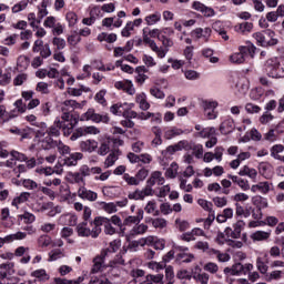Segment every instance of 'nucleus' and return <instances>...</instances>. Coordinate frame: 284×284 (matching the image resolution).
<instances>
[{
	"label": "nucleus",
	"instance_id": "nucleus-20",
	"mask_svg": "<svg viewBox=\"0 0 284 284\" xmlns=\"http://www.w3.org/2000/svg\"><path fill=\"white\" fill-rule=\"evenodd\" d=\"M224 274L226 278H230V276H241V274H243V264L235 263L232 266H226L224 268Z\"/></svg>",
	"mask_w": 284,
	"mask_h": 284
},
{
	"label": "nucleus",
	"instance_id": "nucleus-11",
	"mask_svg": "<svg viewBox=\"0 0 284 284\" xmlns=\"http://www.w3.org/2000/svg\"><path fill=\"white\" fill-rule=\"evenodd\" d=\"M274 191V183L272 181H261L251 186V192L253 194H263L264 196Z\"/></svg>",
	"mask_w": 284,
	"mask_h": 284
},
{
	"label": "nucleus",
	"instance_id": "nucleus-40",
	"mask_svg": "<svg viewBox=\"0 0 284 284\" xmlns=\"http://www.w3.org/2000/svg\"><path fill=\"white\" fill-rule=\"evenodd\" d=\"M144 21L148 26H156V23L161 22V12L155 11L153 13L148 14L144 18Z\"/></svg>",
	"mask_w": 284,
	"mask_h": 284
},
{
	"label": "nucleus",
	"instance_id": "nucleus-26",
	"mask_svg": "<svg viewBox=\"0 0 284 284\" xmlns=\"http://www.w3.org/2000/svg\"><path fill=\"white\" fill-rule=\"evenodd\" d=\"M148 185L154 186V185H163L165 183V178H163V173L160 171H154L151 173L150 179L148 180Z\"/></svg>",
	"mask_w": 284,
	"mask_h": 284
},
{
	"label": "nucleus",
	"instance_id": "nucleus-54",
	"mask_svg": "<svg viewBox=\"0 0 284 284\" xmlns=\"http://www.w3.org/2000/svg\"><path fill=\"white\" fill-rule=\"evenodd\" d=\"M36 136L39 139L40 148H43L41 141H45V136H48V126H45V123H42L41 128L36 131Z\"/></svg>",
	"mask_w": 284,
	"mask_h": 284
},
{
	"label": "nucleus",
	"instance_id": "nucleus-43",
	"mask_svg": "<svg viewBox=\"0 0 284 284\" xmlns=\"http://www.w3.org/2000/svg\"><path fill=\"white\" fill-rule=\"evenodd\" d=\"M89 16L94 18L95 20L101 19L103 17V9L99 4H91L89 7Z\"/></svg>",
	"mask_w": 284,
	"mask_h": 284
},
{
	"label": "nucleus",
	"instance_id": "nucleus-1",
	"mask_svg": "<svg viewBox=\"0 0 284 284\" xmlns=\"http://www.w3.org/2000/svg\"><path fill=\"white\" fill-rule=\"evenodd\" d=\"M74 125L75 123L65 122V120L57 118L54 124L47 129L48 133L45 140L41 141L42 150H50V148H52V136H59V134H61L60 130H63L64 136H70L74 130Z\"/></svg>",
	"mask_w": 284,
	"mask_h": 284
},
{
	"label": "nucleus",
	"instance_id": "nucleus-7",
	"mask_svg": "<svg viewBox=\"0 0 284 284\" xmlns=\"http://www.w3.org/2000/svg\"><path fill=\"white\" fill-rule=\"evenodd\" d=\"M274 37H276V33L270 29L264 31V33H253V38L257 41V45H262V48H267V45H276V43H278V39Z\"/></svg>",
	"mask_w": 284,
	"mask_h": 284
},
{
	"label": "nucleus",
	"instance_id": "nucleus-59",
	"mask_svg": "<svg viewBox=\"0 0 284 284\" xmlns=\"http://www.w3.org/2000/svg\"><path fill=\"white\" fill-rule=\"evenodd\" d=\"M27 19L29 21V26H31L33 30L34 28H39V26L41 24V20L39 19V16L37 17L34 12L28 13Z\"/></svg>",
	"mask_w": 284,
	"mask_h": 284
},
{
	"label": "nucleus",
	"instance_id": "nucleus-48",
	"mask_svg": "<svg viewBox=\"0 0 284 284\" xmlns=\"http://www.w3.org/2000/svg\"><path fill=\"white\" fill-rule=\"evenodd\" d=\"M65 21L69 28H74L79 23V16L74 11H68L65 14Z\"/></svg>",
	"mask_w": 284,
	"mask_h": 284
},
{
	"label": "nucleus",
	"instance_id": "nucleus-6",
	"mask_svg": "<svg viewBox=\"0 0 284 284\" xmlns=\"http://www.w3.org/2000/svg\"><path fill=\"white\" fill-rule=\"evenodd\" d=\"M200 105L207 121H214L219 119V111H216V108H219V101L213 99H204V100H201Z\"/></svg>",
	"mask_w": 284,
	"mask_h": 284
},
{
	"label": "nucleus",
	"instance_id": "nucleus-47",
	"mask_svg": "<svg viewBox=\"0 0 284 284\" xmlns=\"http://www.w3.org/2000/svg\"><path fill=\"white\" fill-rule=\"evenodd\" d=\"M119 161V151L110 153L104 161V169L112 168Z\"/></svg>",
	"mask_w": 284,
	"mask_h": 284
},
{
	"label": "nucleus",
	"instance_id": "nucleus-37",
	"mask_svg": "<svg viewBox=\"0 0 284 284\" xmlns=\"http://www.w3.org/2000/svg\"><path fill=\"white\" fill-rule=\"evenodd\" d=\"M67 181L69 183H71L72 185H74V184L79 185L81 183H82V185H85V179H83L79 172H75V173L69 172L67 174Z\"/></svg>",
	"mask_w": 284,
	"mask_h": 284
},
{
	"label": "nucleus",
	"instance_id": "nucleus-58",
	"mask_svg": "<svg viewBox=\"0 0 284 284\" xmlns=\"http://www.w3.org/2000/svg\"><path fill=\"white\" fill-rule=\"evenodd\" d=\"M0 270H1L2 278H6V276H8V274H10L12 270H14V263L8 262V263L0 264Z\"/></svg>",
	"mask_w": 284,
	"mask_h": 284
},
{
	"label": "nucleus",
	"instance_id": "nucleus-38",
	"mask_svg": "<svg viewBox=\"0 0 284 284\" xmlns=\"http://www.w3.org/2000/svg\"><path fill=\"white\" fill-rule=\"evenodd\" d=\"M272 236V231H256L251 234V239L254 242L267 241Z\"/></svg>",
	"mask_w": 284,
	"mask_h": 284
},
{
	"label": "nucleus",
	"instance_id": "nucleus-19",
	"mask_svg": "<svg viewBox=\"0 0 284 284\" xmlns=\"http://www.w3.org/2000/svg\"><path fill=\"white\" fill-rule=\"evenodd\" d=\"M192 9L196 10V12H201L205 17H215L216 14V11H214V9L206 7L205 4L199 1H194L192 3Z\"/></svg>",
	"mask_w": 284,
	"mask_h": 284
},
{
	"label": "nucleus",
	"instance_id": "nucleus-63",
	"mask_svg": "<svg viewBox=\"0 0 284 284\" xmlns=\"http://www.w3.org/2000/svg\"><path fill=\"white\" fill-rule=\"evenodd\" d=\"M162 284H174V270H172V266L165 268V280H163Z\"/></svg>",
	"mask_w": 284,
	"mask_h": 284
},
{
	"label": "nucleus",
	"instance_id": "nucleus-23",
	"mask_svg": "<svg viewBox=\"0 0 284 284\" xmlns=\"http://www.w3.org/2000/svg\"><path fill=\"white\" fill-rule=\"evenodd\" d=\"M183 133H184L183 130L178 126H165L163 129L164 139H166L168 141L176 136H181V134Z\"/></svg>",
	"mask_w": 284,
	"mask_h": 284
},
{
	"label": "nucleus",
	"instance_id": "nucleus-64",
	"mask_svg": "<svg viewBox=\"0 0 284 284\" xmlns=\"http://www.w3.org/2000/svg\"><path fill=\"white\" fill-rule=\"evenodd\" d=\"M89 284H112L108 277L100 275V276H92L89 281Z\"/></svg>",
	"mask_w": 284,
	"mask_h": 284
},
{
	"label": "nucleus",
	"instance_id": "nucleus-57",
	"mask_svg": "<svg viewBox=\"0 0 284 284\" xmlns=\"http://www.w3.org/2000/svg\"><path fill=\"white\" fill-rule=\"evenodd\" d=\"M284 152V146L283 144H275L271 148V156L278 161L281 159V153Z\"/></svg>",
	"mask_w": 284,
	"mask_h": 284
},
{
	"label": "nucleus",
	"instance_id": "nucleus-28",
	"mask_svg": "<svg viewBox=\"0 0 284 284\" xmlns=\"http://www.w3.org/2000/svg\"><path fill=\"white\" fill-rule=\"evenodd\" d=\"M99 148V142H97L95 140H87V141H82L80 143V149L82 152H95V150Z\"/></svg>",
	"mask_w": 284,
	"mask_h": 284
},
{
	"label": "nucleus",
	"instance_id": "nucleus-34",
	"mask_svg": "<svg viewBox=\"0 0 284 284\" xmlns=\"http://www.w3.org/2000/svg\"><path fill=\"white\" fill-rule=\"evenodd\" d=\"M98 205L100 210H103L106 214H116V212H119L114 202H98Z\"/></svg>",
	"mask_w": 284,
	"mask_h": 284
},
{
	"label": "nucleus",
	"instance_id": "nucleus-5",
	"mask_svg": "<svg viewBox=\"0 0 284 284\" xmlns=\"http://www.w3.org/2000/svg\"><path fill=\"white\" fill-rule=\"evenodd\" d=\"M83 105L77 100H65L64 102L61 103V120L64 121L65 123H75V125L79 123V120H72V112L74 110H82Z\"/></svg>",
	"mask_w": 284,
	"mask_h": 284
},
{
	"label": "nucleus",
	"instance_id": "nucleus-49",
	"mask_svg": "<svg viewBox=\"0 0 284 284\" xmlns=\"http://www.w3.org/2000/svg\"><path fill=\"white\" fill-rule=\"evenodd\" d=\"M179 174V164L176 162L171 163L170 168L165 171L166 179H176Z\"/></svg>",
	"mask_w": 284,
	"mask_h": 284
},
{
	"label": "nucleus",
	"instance_id": "nucleus-50",
	"mask_svg": "<svg viewBox=\"0 0 284 284\" xmlns=\"http://www.w3.org/2000/svg\"><path fill=\"white\" fill-rule=\"evenodd\" d=\"M142 41L151 50L156 49V42L148 34V28L143 29Z\"/></svg>",
	"mask_w": 284,
	"mask_h": 284
},
{
	"label": "nucleus",
	"instance_id": "nucleus-29",
	"mask_svg": "<svg viewBox=\"0 0 284 284\" xmlns=\"http://www.w3.org/2000/svg\"><path fill=\"white\" fill-rule=\"evenodd\" d=\"M29 200H30V193L22 192L20 195L16 196L12 200L11 205L12 207H16V210H19L20 205H23V203H28Z\"/></svg>",
	"mask_w": 284,
	"mask_h": 284
},
{
	"label": "nucleus",
	"instance_id": "nucleus-35",
	"mask_svg": "<svg viewBox=\"0 0 284 284\" xmlns=\"http://www.w3.org/2000/svg\"><path fill=\"white\" fill-rule=\"evenodd\" d=\"M95 219H102V221H100V227L101 225H104L105 234H109L110 236H112L113 234H116V229L112 226V224L110 223V219L103 217V216H97Z\"/></svg>",
	"mask_w": 284,
	"mask_h": 284
},
{
	"label": "nucleus",
	"instance_id": "nucleus-21",
	"mask_svg": "<svg viewBox=\"0 0 284 284\" xmlns=\"http://www.w3.org/2000/svg\"><path fill=\"white\" fill-rule=\"evenodd\" d=\"M220 132L221 134H231V132H234V119L232 116L224 118L220 125Z\"/></svg>",
	"mask_w": 284,
	"mask_h": 284
},
{
	"label": "nucleus",
	"instance_id": "nucleus-18",
	"mask_svg": "<svg viewBox=\"0 0 284 284\" xmlns=\"http://www.w3.org/2000/svg\"><path fill=\"white\" fill-rule=\"evenodd\" d=\"M114 88L116 90H123V92H126V94H135L136 89H134V83L130 80H123V81H118L114 83Z\"/></svg>",
	"mask_w": 284,
	"mask_h": 284
},
{
	"label": "nucleus",
	"instance_id": "nucleus-41",
	"mask_svg": "<svg viewBox=\"0 0 284 284\" xmlns=\"http://www.w3.org/2000/svg\"><path fill=\"white\" fill-rule=\"evenodd\" d=\"M29 0H20L11 7L12 14H19V12H23V10L28 9Z\"/></svg>",
	"mask_w": 284,
	"mask_h": 284
},
{
	"label": "nucleus",
	"instance_id": "nucleus-4",
	"mask_svg": "<svg viewBox=\"0 0 284 284\" xmlns=\"http://www.w3.org/2000/svg\"><path fill=\"white\" fill-rule=\"evenodd\" d=\"M251 57L254 59V54H256V47L252 42H246L245 45L239 47V52H235L230 55L231 63H245V57Z\"/></svg>",
	"mask_w": 284,
	"mask_h": 284
},
{
	"label": "nucleus",
	"instance_id": "nucleus-46",
	"mask_svg": "<svg viewBox=\"0 0 284 284\" xmlns=\"http://www.w3.org/2000/svg\"><path fill=\"white\" fill-rule=\"evenodd\" d=\"M150 222L152 223L153 227H155V230H164V227H168V220L163 217L146 220V223Z\"/></svg>",
	"mask_w": 284,
	"mask_h": 284
},
{
	"label": "nucleus",
	"instance_id": "nucleus-55",
	"mask_svg": "<svg viewBox=\"0 0 284 284\" xmlns=\"http://www.w3.org/2000/svg\"><path fill=\"white\" fill-rule=\"evenodd\" d=\"M28 65H30V58L28 55H20L17 60L18 70H28Z\"/></svg>",
	"mask_w": 284,
	"mask_h": 284
},
{
	"label": "nucleus",
	"instance_id": "nucleus-8",
	"mask_svg": "<svg viewBox=\"0 0 284 284\" xmlns=\"http://www.w3.org/2000/svg\"><path fill=\"white\" fill-rule=\"evenodd\" d=\"M79 121H92L93 123H110V116L106 114H99L94 109H88L82 115H80Z\"/></svg>",
	"mask_w": 284,
	"mask_h": 284
},
{
	"label": "nucleus",
	"instance_id": "nucleus-9",
	"mask_svg": "<svg viewBox=\"0 0 284 284\" xmlns=\"http://www.w3.org/2000/svg\"><path fill=\"white\" fill-rule=\"evenodd\" d=\"M97 134H101V130L94 125L80 126L75 129V131L72 133L71 141H77L78 139H81V136L97 135Z\"/></svg>",
	"mask_w": 284,
	"mask_h": 284
},
{
	"label": "nucleus",
	"instance_id": "nucleus-53",
	"mask_svg": "<svg viewBox=\"0 0 284 284\" xmlns=\"http://www.w3.org/2000/svg\"><path fill=\"white\" fill-rule=\"evenodd\" d=\"M31 276H33V278H38V281H50V275L44 268L33 271Z\"/></svg>",
	"mask_w": 284,
	"mask_h": 284
},
{
	"label": "nucleus",
	"instance_id": "nucleus-62",
	"mask_svg": "<svg viewBox=\"0 0 284 284\" xmlns=\"http://www.w3.org/2000/svg\"><path fill=\"white\" fill-rule=\"evenodd\" d=\"M256 268L261 274H267V270H270L267 263H265V261L261 256H257L256 258Z\"/></svg>",
	"mask_w": 284,
	"mask_h": 284
},
{
	"label": "nucleus",
	"instance_id": "nucleus-42",
	"mask_svg": "<svg viewBox=\"0 0 284 284\" xmlns=\"http://www.w3.org/2000/svg\"><path fill=\"white\" fill-rule=\"evenodd\" d=\"M148 232V225L146 224H135L131 231H130V236H141Z\"/></svg>",
	"mask_w": 284,
	"mask_h": 284
},
{
	"label": "nucleus",
	"instance_id": "nucleus-22",
	"mask_svg": "<svg viewBox=\"0 0 284 284\" xmlns=\"http://www.w3.org/2000/svg\"><path fill=\"white\" fill-rule=\"evenodd\" d=\"M240 176H247L251 181H256L258 178V171L250 165H244L239 171Z\"/></svg>",
	"mask_w": 284,
	"mask_h": 284
},
{
	"label": "nucleus",
	"instance_id": "nucleus-31",
	"mask_svg": "<svg viewBox=\"0 0 284 284\" xmlns=\"http://www.w3.org/2000/svg\"><path fill=\"white\" fill-rule=\"evenodd\" d=\"M83 159V153H71L69 156L64 159V165H68V168H72L79 163Z\"/></svg>",
	"mask_w": 284,
	"mask_h": 284
},
{
	"label": "nucleus",
	"instance_id": "nucleus-2",
	"mask_svg": "<svg viewBox=\"0 0 284 284\" xmlns=\"http://www.w3.org/2000/svg\"><path fill=\"white\" fill-rule=\"evenodd\" d=\"M102 219L94 217V221L81 222L75 226V232L81 239H99L101 234Z\"/></svg>",
	"mask_w": 284,
	"mask_h": 284
},
{
	"label": "nucleus",
	"instance_id": "nucleus-12",
	"mask_svg": "<svg viewBox=\"0 0 284 284\" xmlns=\"http://www.w3.org/2000/svg\"><path fill=\"white\" fill-rule=\"evenodd\" d=\"M199 236H205V231L201 227H194L189 232L180 235L181 241H185V243H191V241H195Z\"/></svg>",
	"mask_w": 284,
	"mask_h": 284
},
{
	"label": "nucleus",
	"instance_id": "nucleus-14",
	"mask_svg": "<svg viewBox=\"0 0 284 284\" xmlns=\"http://www.w3.org/2000/svg\"><path fill=\"white\" fill-rule=\"evenodd\" d=\"M78 196L79 199H82V201H90L91 203L99 199V194L92 190H88V187H85V184L78 189Z\"/></svg>",
	"mask_w": 284,
	"mask_h": 284
},
{
	"label": "nucleus",
	"instance_id": "nucleus-32",
	"mask_svg": "<svg viewBox=\"0 0 284 284\" xmlns=\"http://www.w3.org/2000/svg\"><path fill=\"white\" fill-rule=\"evenodd\" d=\"M257 170L264 179H270L272 176V164H270V162H261Z\"/></svg>",
	"mask_w": 284,
	"mask_h": 284
},
{
	"label": "nucleus",
	"instance_id": "nucleus-3",
	"mask_svg": "<svg viewBox=\"0 0 284 284\" xmlns=\"http://www.w3.org/2000/svg\"><path fill=\"white\" fill-rule=\"evenodd\" d=\"M264 71L271 79H284V60L278 58L266 60Z\"/></svg>",
	"mask_w": 284,
	"mask_h": 284
},
{
	"label": "nucleus",
	"instance_id": "nucleus-13",
	"mask_svg": "<svg viewBox=\"0 0 284 284\" xmlns=\"http://www.w3.org/2000/svg\"><path fill=\"white\" fill-rule=\"evenodd\" d=\"M191 37L196 41H210V37H212L211 28H196L191 32Z\"/></svg>",
	"mask_w": 284,
	"mask_h": 284
},
{
	"label": "nucleus",
	"instance_id": "nucleus-36",
	"mask_svg": "<svg viewBox=\"0 0 284 284\" xmlns=\"http://www.w3.org/2000/svg\"><path fill=\"white\" fill-rule=\"evenodd\" d=\"M245 230V221L240 220L233 224V231L231 232V239H241V232Z\"/></svg>",
	"mask_w": 284,
	"mask_h": 284
},
{
	"label": "nucleus",
	"instance_id": "nucleus-51",
	"mask_svg": "<svg viewBox=\"0 0 284 284\" xmlns=\"http://www.w3.org/2000/svg\"><path fill=\"white\" fill-rule=\"evenodd\" d=\"M19 221H23L26 225H32L37 221V216L30 212H24L23 214L18 215Z\"/></svg>",
	"mask_w": 284,
	"mask_h": 284
},
{
	"label": "nucleus",
	"instance_id": "nucleus-33",
	"mask_svg": "<svg viewBox=\"0 0 284 284\" xmlns=\"http://www.w3.org/2000/svg\"><path fill=\"white\" fill-rule=\"evenodd\" d=\"M135 102L138 103L140 110H150V102H148V95L143 92L135 95Z\"/></svg>",
	"mask_w": 284,
	"mask_h": 284
},
{
	"label": "nucleus",
	"instance_id": "nucleus-39",
	"mask_svg": "<svg viewBox=\"0 0 284 284\" xmlns=\"http://www.w3.org/2000/svg\"><path fill=\"white\" fill-rule=\"evenodd\" d=\"M210 255L216 256V260L219 261V263H229V261L232 258V256H230L229 253H223L216 248L211 250Z\"/></svg>",
	"mask_w": 284,
	"mask_h": 284
},
{
	"label": "nucleus",
	"instance_id": "nucleus-25",
	"mask_svg": "<svg viewBox=\"0 0 284 284\" xmlns=\"http://www.w3.org/2000/svg\"><path fill=\"white\" fill-rule=\"evenodd\" d=\"M144 216L143 209H139L136 215H130L123 221V225H139Z\"/></svg>",
	"mask_w": 284,
	"mask_h": 284
},
{
	"label": "nucleus",
	"instance_id": "nucleus-44",
	"mask_svg": "<svg viewBox=\"0 0 284 284\" xmlns=\"http://www.w3.org/2000/svg\"><path fill=\"white\" fill-rule=\"evenodd\" d=\"M118 37L115 33H99L98 34V41H100V43H103V41H105L106 43H115Z\"/></svg>",
	"mask_w": 284,
	"mask_h": 284
},
{
	"label": "nucleus",
	"instance_id": "nucleus-15",
	"mask_svg": "<svg viewBox=\"0 0 284 284\" xmlns=\"http://www.w3.org/2000/svg\"><path fill=\"white\" fill-rule=\"evenodd\" d=\"M132 108H134V103L119 102L110 108V112L116 116H124L126 110H132Z\"/></svg>",
	"mask_w": 284,
	"mask_h": 284
},
{
	"label": "nucleus",
	"instance_id": "nucleus-61",
	"mask_svg": "<svg viewBox=\"0 0 284 284\" xmlns=\"http://www.w3.org/2000/svg\"><path fill=\"white\" fill-rule=\"evenodd\" d=\"M67 41L69 45H77L78 43H81V36L77 31H72L70 36H68Z\"/></svg>",
	"mask_w": 284,
	"mask_h": 284
},
{
	"label": "nucleus",
	"instance_id": "nucleus-56",
	"mask_svg": "<svg viewBox=\"0 0 284 284\" xmlns=\"http://www.w3.org/2000/svg\"><path fill=\"white\" fill-rule=\"evenodd\" d=\"M11 119H14V113L7 112L6 106L0 105V123H8Z\"/></svg>",
	"mask_w": 284,
	"mask_h": 284
},
{
	"label": "nucleus",
	"instance_id": "nucleus-10",
	"mask_svg": "<svg viewBox=\"0 0 284 284\" xmlns=\"http://www.w3.org/2000/svg\"><path fill=\"white\" fill-rule=\"evenodd\" d=\"M187 145H190L187 140H182V141L178 142L176 144L169 145L165 150H162L161 154H162L163 159H166V160L172 159V156H174V154H176V152H181V150H185V148H187Z\"/></svg>",
	"mask_w": 284,
	"mask_h": 284
},
{
	"label": "nucleus",
	"instance_id": "nucleus-24",
	"mask_svg": "<svg viewBox=\"0 0 284 284\" xmlns=\"http://www.w3.org/2000/svg\"><path fill=\"white\" fill-rule=\"evenodd\" d=\"M79 221V217L74 213H67L59 217V224L60 225H70L74 226L77 225V222Z\"/></svg>",
	"mask_w": 284,
	"mask_h": 284
},
{
	"label": "nucleus",
	"instance_id": "nucleus-16",
	"mask_svg": "<svg viewBox=\"0 0 284 284\" xmlns=\"http://www.w3.org/2000/svg\"><path fill=\"white\" fill-rule=\"evenodd\" d=\"M235 97L241 99L242 97H245L247 94V91L250 90V81H247L246 78H240L235 85Z\"/></svg>",
	"mask_w": 284,
	"mask_h": 284
},
{
	"label": "nucleus",
	"instance_id": "nucleus-45",
	"mask_svg": "<svg viewBox=\"0 0 284 284\" xmlns=\"http://www.w3.org/2000/svg\"><path fill=\"white\" fill-rule=\"evenodd\" d=\"M71 194L72 192L70 191V186H68V184L60 185L58 193V196H60V201H68Z\"/></svg>",
	"mask_w": 284,
	"mask_h": 284
},
{
	"label": "nucleus",
	"instance_id": "nucleus-30",
	"mask_svg": "<svg viewBox=\"0 0 284 284\" xmlns=\"http://www.w3.org/2000/svg\"><path fill=\"white\" fill-rule=\"evenodd\" d=\"M251 202L253 205H255V207H257V210H265L268 207V202L266 200V197H264L263 195H255L251 199Z\"/></svg>",
	"mask_w": 284,
	"mask_h": 284
},
{
	"label": "nucleus",
	"instance_id": "nucleus-17",
	"mask_svg": "<svg viewBox=\"0 0 284 284\" xmlns=\"http://www.w3.org/2000/svg\"><path fill=\"white\" fill-rule=\"evenodd\" d=\"M27 252H30V247L19 246L14 250L13 257L14 256L19 257L20 263L22 265H28V263H30V261L32 260V256H30L29 254H26Z\"/></svg>",
	"mask_w": 284,
	"mask_h": 284
},
{
	"label": "nucleus",
	"instance_id": "nucleus-60",
	"mask_svg": "<svg viewBox=\"0 0 284 284\" xmlns=\"http://www.w3.org/2000/svg\"><path fill=\"white\" fill-rule=\"evenodd\" d=\"M36 92H39V94H50V84L48 82H38Z\"/></svg>",
	"mask_w": 284,
	"mask_h": 284
},
{
	"label": "nucleus",
	"instance_id": "nucleus-52",
	"mask_svg": "<svg viewBox=\"0 0 284 284\" xmlns=\"http://www.w3.org/2000/svg\"><path fill=\"white\" fill-rule=\"evenodd\" d=\"M156 241V236L154 235H149L146 237H142L138 241V245L141 247H145L148 245L149 247H154V243Z\"/></svg>",
	"mask_w": 284,
	"mask_h": 284
},
{
	"label": "nucleus",
	"instance_id": "nucleus-27",
	"mask_svg": "<svg viewBox=\"0 0 284 284\" xmlns=\"http://www.w3.org/2000/svg\"><path fill=\"white\" fill-rule=\"evenodd\" d=\"M235 32L239 34H250L254 30V23L252 22H242L234 26Z\"/></svg>",
	"mask_w": 284,
	"mask_h": 284
}]
</instances>
